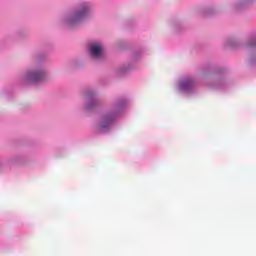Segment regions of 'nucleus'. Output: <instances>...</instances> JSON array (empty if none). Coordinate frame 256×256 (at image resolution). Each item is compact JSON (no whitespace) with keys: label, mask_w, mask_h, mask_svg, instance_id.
I'll list each match as a JSON object with an SVG mask.
<instances>
[{"label":"nucleus","mask_w":256,"mask_h":256,"mask_svg":"<svg viewBox=\"0 0 256 256\" xmlns=\"http://www.w3.org/2000/svg\"><path fill=\"white\" fill-rule=\"evenodd\" d=\"M89 11H91V6L87 3L82 4L78 12L69 20V25H75V23L83 21V19H85L89 14Z\"/></svg>","instance_id":"obj_1"},{"label":"nucleus","mask_w":256,"mask_h":256,"mask_svg":"<svg viewBox=\"0 0 256 256\" xmlns=\"http://www.w3.org/2000/svg\"><path fill=\"white\" fill-rule=\"evenodd\" d=\"M113 121H115V115L114 114H106L102 117L100 123L97 125V129L99 133H105L108 128L113 125Z\"/></svg>","instance_id":"obj_2"},{"label":"nucleus","mask_w":256,"mask_h":256,"mask_svg":"<svg viewBox=\"0 0 256 256\" xmlns=\"http://www.w3.org/2000/svg\"><path fill=\"white\" fill-rule=\"evenodd\" d=\"M44 77H46L45 71H36L28 73L29 81H33L34 83L43 81Z\"/></svg>","instance_id":"obj_3"},{"label":"nucleus","mask_w":256,"mask_h":256,"mask_svg":"<svg viewBox=\"0 0 256 256\" xmlns=\"http://www.w3.org/2000/svg\"><path fill=\"white\" fill-rule=\"evenodd\" d=\"M90 53L94 59H101L103 57V47L99 44H93L90 47Z\"/></svg>","instance_id":"obj_4"},{"label":"nucleus","mask_w":256,"mask_h":256,"mask_svg":"<svg viewBox=\"0 0 256 256\" xmlns=\"http://www.w3.org/2000/svg\"><path fill=\"white\" fill-rule=\"evenodd\" d=\"M191 85H193V82L191 81H184L181 83V88L182 89H188V87H191Z\"/></svg>","instance_id":"obj_5"},{"label":"nucleus","mask_w":256,"mask_h":256,"mask_svg":"<svg viewBox=\"0 0 256 256\" xmlns=\"http://www.w3.org/2000/svg\"><path fill=\"white\" fill-rule=\"evenodd\" d=\"M87 109H91V105H88V106H87Z\"/></svg>","instance_id":"obj_6"}]
</instances>
